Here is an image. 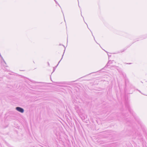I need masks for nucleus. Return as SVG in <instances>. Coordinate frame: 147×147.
<instances>
[{
	"mask_svg": "<svg viewBox=\"0 0 147 147\" xmlns=\"http://www.w3.org/2000/svg\"><path fill=\"white\" fill-rule=\"evenodd\" d=\"M16 109L18 111L22 113H23L24 111L23 109L20 107H16Z\"/></svg>",
	"mask_w": 147,
	"mask_h": 147,
	"instance_id": "obj_1",
	"label": "nucleus"
}]
</instances>
